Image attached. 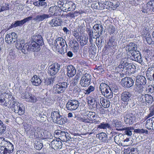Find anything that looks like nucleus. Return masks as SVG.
Segmentation results:
<instances>
[{"mask_svg":"<svg viewBox=\"0 0 154 154\" xmlns=\"http://www.w3.org/2000/svg\"><path fill=\"white\" fill-rule=\"evenodd\" d=\"M100 89L103 95L108 98L113 97L112 92L110 87L105 83H102L100 86Z\"/></svg>","mask_w":154,"mask_h":154,"instance_id":"1","label":"nucleus"},{"mask_svg":"<svg viewBox=\"0 0 154 154\" xmlns=\"http://www.w3.org/2000/svg\"><path fill=\"white\" fill-rule=\"evenodd\" d=\"M79 105V103L77 100H69L66 104V108L67 110L72 111L76 109Z\"/></svg>","mask_w":154,"mask_h":154,"instance_id":"2","label":"nucleus"},{"mask_svg":"<svg viewBox=\"0 0 154 154\" xmlns=\"http://www.w3.org/2000/svg\"><path fill=\"white\" fill-rule=\"evenodd\" d=\"M121 84L125 88H129L133 85L134 81L131 77H126L121 80Z\"/></svg>","mask_w":154,"mask_h":154,"instance_id":"3","label":"nucleus"},{"mask_svg":"<svg viewBox=\"0 0 154 154\" xmlns=\"http://www.w3.org/2000/svg\"><path fill=\"white\" fill-rule=\"evenodd\" d=\"M60 65L57 63H55L49 66L48 68V72L51 75L56 74L60 69Z\"/></svg>","mask_w":154,"mask_h":154,"instance_id":"4","label":"nucleus"},{"mask_svg":"<svg viewBox=\"0 0 154 154\" xmlns=\"http://www.w3.org/2000/svg\"><path fill=\"white\" fill-rule=\"evenodd\" d=\"M17 35L14 32L6 34L5 38V42L8 44H13L17 41Z\"/></svg>","mask_w":154,"mask_h":154,"instance_id":"5","label":"nucleus"},{"mask_svg":"<svg viewBox=\"0 0 154 154\" xmlns=\"http://www.w3.org/2000/svg\"><path fill=\"white\" fill-rule=\"evenodd\" d=\"M130 54L131 55L130 58L131 60L137 61L140 63L142 62L141 57L139 51H134V52H132V53Z\"/></svg>","mask_w":154,"mask_h":154,"instance_id":"6","label":"nucleus"},{"mask_svg":"<svg viewBox=\"0 0 154 154\" xmlns=\"http://www.w3.org/2000/svg\"><path fill=\"white\" fill-rule=\"evenodd\" d=\"M131 93L128 91L123 92L121 94V100L128 104L131 100Z\"/></svg>","mask_w":154,"mask_h":154,"instance_id":"7","label":"nucleus"},{"mask_svg":"<svg viewBox=\"0 0 154 154\" xmlns=\"http://www.w3.org/2000/svg\"><path fill=\"white\" fill-rule=\"evenodd\" d=\"M32 19V17L29 16L21 20H18L15 21L14 23L12 24L11 26L13 27L21 26L25 23L28 22L29 20H31Z\"/></svg>","mask_w":154,"mask_h":154,"instance_id":"8","label":"nucleus"},{"mask_svg":"<svg viewBox=\"0 0 154 154\" xmlns=\"http://www.w3.org/2000/svg\"><path fill=\"white\" fill-rule=\"evenodd\" d=\"M135 119V114L133 113L127 114L125 117V122L126 124L131 125L134 122Z\"/></svg>","mask_w":154,"mask_h":154,"instance_id":"9","label":"nucleus"},{"mask_svg":"<svg viewBox=\"0 0 154 154\" xmlns=\"http://www.w3.org/2000/svg\"><path fill=\"white\" fill-rule=\"evenodd\" d=\"M88 103L92 106V109L96 111L99 109V108H101L99 103L97 102L94 98H90V99L88 100Z\"/></svg>","mask_w":154,"mask_h":154,"instance_id":"10","label":"nucleus"},{"mask_svg":"<svg viewBox=\"0 0 154 154\" xmlns=\"http://www.w3.org/2000/svg\"><path fill=\"white\" fill-rule=\"evenodd\" d=\"M51 146L55 150H60L62 147V143L59 140H53L51 142Z\"/></svg>","mask_w":154,"mask_h":154,"instance_id":"11","label":"nucleus"},{"mask_svg":"<svg viewBox=\"0 0 154 154\" xmlns=\"http://www.w3.org/2000/svg\"><path fill=\"white\" fill-rule=\"evenodd\" d=\"M54 44H57L59 45L60 46H62L63 48V49H67V45L66 44V42L65 40L63 38L60 37H59L57 38L55 40Z\"/></svg>","mask_w":154,"mask_h":154,"instance_id":"12","label":"nucleus"},{"mask_svg":"<svg viewBox=\"0 0 154 154\" xmlns=\"http://www.w3.org/2000/svg\"><path fill=\"white\" fill-rule=\"evenodd\" d=\"M66 70L67 75L69 77H72L76 74L75 68L72 65L67 66H66Z\"/></svg>","mask_w":154,"mask_h":154,"instance_id":"13","label":"nucleus"},{"mask_svg":"<svg viewBox=\"0 0 154 154\" xmlns=\"http://www.w3.org/2000/svg\"><path fill=\"white\" fill-rule=\"evenodd\" d=\"M2 147L0 146V148H1V149H2L3 148L6 147L9 150H13L14 147L13 144L9 142H8L5 140L4 138L3 140L2 141L1 143V146Z\"/></svg>","mask_w":154,"mask_h":154,"instance_id":"14","label":"nucleus"},{"mask_svg":"<svg viewBox=\"0 0 154 154\" xmlns=\"http://www.w3.org/2000/svg\"><path fill=\"white\" fill-rule=\"evenodd\" d=\"M30 51L33 52H37L39 51L40 49V46L42 45H38L36 42L32 41L29 45Z\"/></svg>","mask_w":154,"mask_h":154,"instance_id":"15","label":"nucleus"},{"mask_svg":"<svg viewBox=\"0 0 154 154\" xmlns=\"http://www.w3.org/2000/svg\"><path fill=\"white\" fill-rule=\"evenodd\" d=\"M127 69L125 75H128L134 73L136 70L135 66L131 63H128V65L126 67Z\"/></svg>","mask_w":154,"mask_h":154,"instance_id":"16","label":"nucleus"},{"mask_svg":"<svg viewBox=\"0 0 154 154\" xmlns=\"http://www.w3.org/2000/svg\"><path fill=\"white\" fill-rule=\"evenodd\" d=\"M129 52L131 54L132 52H134V51H138V50L137 45L134 43H130L127 47Z\"/></svg>","mask_w":154,"mask_h":154,"instance_id":"17","label":"nucleus"},{"mask_svg":"<svg viewBox=\"0 0 154 154\" xmlns=\"http://www.w3.org/2000/svg\"><path fill=\"white\" fill-rule=\"evenodd\" d=\"M32 38L33 41L36 42L40 45H42L44 44L41 35L37 34L33 36Z\"/></svg>","mask_w":154,"mask_h":154,"instance_id":"18","label":"nucleus"},{"mask_svg":"<svg viewBox=\"0 0 154 154\" xmlns=\"http://www.w3.org/2000/svg\"><path fill=\"white\" fill-rule=\"evenodd\" d=\"M128 63L127 62L123 61L121 64L119 65L118 67V69L119 71L122 72L123 74H125L126 70L127 69L126 67L128 65Z\"/></svg>","mask_w":154,"mask_h":154,"instance_id":"19","label":"nucleus"},{"mask_svg":"<svg viewBox=\"0 0 154 154\" xmlns=\"http://www.w3.org/2000/svg\"><path fill=\"white\" fill-rule=\"evenodd\" d=\"M60 11V8L57 7L56 5H54L50 7L48 10V11L51 13H54L52 15V14H50V15H51V16H57L58 14V11Z\"/></svg>","mask_w":154,"mask_h":154,"instance_id":"20","label":"nucleus"},{"mask_svg":"<svg viewBox=\"0 0 154 154\" xmlns=\"http://www.w3.org/2000/svg\"><path fill=\"white\" fill-rule=\"evenodd\" d=\"M51 17V15L50 14H43L42 15H37L34 20L36 21H42L43 20L48 19Z\"/></svg>","mask_w":154,"mask_h":154,"instance_id":"21","label":"nucleus"},{"mask_svg":"<svg viewBox=\"0 0 154 154\" xmlns=\"http://www.w3.org/2000/svg\"><path fill=\"white\" fill-rule=\"evenodd\" d=\"M31 82L32 85L35 86H38L40 85L42 82L40 79L36 75H34L32 77Z\"/></svg>","mask_w":154,"mask_h":154,"instance_id":"22","label":"nucleus"},{"mask_svg":"<svg viewBox=\"0 0 154 154\" xmlns=\"http://www.w3.org/2000/svg\"><path fill=\"white\" fill-rule=\"evenodd\" d=\"M15 108L14 112L15 113H17L20 115L23 114L24 113L25 109L22 104L19 103L17 107Z\"/></svg>","mask_w":154,"mask_h":154,"instance_id":"23","label":"nucleus"},{"mask_svg":"<svg viewBox=\"0 0 154 154\" xmlns=\"http://www.w3.org/2000/svg\"><path fill=\"white\" fill-rule=\"evenodd\" d=\"M136 82L142 85H144L146 83V80L144 76L142 75H138L136 77Z\"/></svg>","mask_w":154,"mask_h":154,"instance_id":"24","label":"nucleus"},{"mask_svg":"<svg viewBox=\"0 0 154 154\" xmlns=\"http://www.w3.org/2000/svg\"><path fill=\"white\" fill-rule=\"evenodd\" d=\"M100 102L102 106L105 108L109 107L110 105V102L106 99L101 98L100 99Z\"/></svg>","mask_w":154,"mask_h":154,"instance_id":"25","label":"nucleus"},{"mask_svg":"<svg viewBox=\"0 0 154 154\" xmlns=\"http://www.w3.org/2000/svg\"><path fill=\"white\" fill-rule=\"evenodd\" d=\"M66 8L68 9L69 11H72L74 10L75 8V6L72 2H68L65 4Z\"/></svg>","mask_w":154,"mask_h":154,"instance_id":"26","label":"nucleus"},{"mask_svg":"<svg viewBox=\"0 0 154 154\" xmlns=\"http://www.w3.org/2000/svg\"><path fill=\"white\" fill-rule=\"evenodd\" d=\"M49 23L52 26H59L60 24V20L57 18L53 19L50 21Z\"/></svg>","mask_w":154,"mask_h":154,"instance_id":"27","label":"nucleus"},{"mask_svg":"<svg viewBox=\"0 0 154 154\" xmlns=\"http://www.w3.org/2000/svg\"><path fill=\"white\" fill-rule=\"evenodd\" d=\"M93 29L95 31L99 32V33H100L101 35L103 32V27L102 25L99 24H96L93 27Z\"/></svg>","mask_w":154,"mask_h":154,"instance_id":"28","label":"nucleus"},{"mask_svg":"<svg viewBox=\"0 0 154 154\" xmlns=\"http://www.w3.org/2000/svg\"><path fill=\"white\" fill-rule=\"evenodd\" d=\"M60 116L59 112L57 111H54L51 113V117L54 122H56L57 120Z\"/></svg>","mask_w":154,"mask_h":154,"instance_id":"29","label":"nucleus"},{"mask_svg":"<svg viewBox=\"0 0 154 154\" xmlns=\"http://www.w3.org/2000/svg\"><path fill=\"white\" fill-rule=\"evenodd\" d=\"M54 92L56 94H60L63 93L65 91L60 86H59L57 84L54 87Z\"/></svg>","mask_w":154,"mask_h":154,"instance_id":"30","label":"nucleus"},{"mask_svg":"<svg viewBox=\"0 0 154 154\" xmlns=\"http://www.w3.org/2000/svg\"><path fill=\"white\" fill-rule=\"evenodd\" d=\"M118 130H125V133L128 136H131L132 135V133L131 130H133L134 129L132 127H125L121 129L120 128L119 129H116Z\"/></svg>","mask_w":154,"mask_h":154,"instance_id":"31","label":"nucleus"},{"mask_svg":"<svg viewBox=\"0 0 154 154\" xmlns=\"http://www.w3.org/2000/svg\"><path fill=\"white\" fill-rule=\"evenodd\" d=\"M154 122V117H152L147 120L146 121V125L147 128L151 129V128L153 126V123Z\"/></svg>","mask_w":154,"mask_h":154,"instance_id":"32","label":"nucleus"},{"mask_svg":"<svg viewBox=\"0 0 154 154\" xmlns=\"http://www.w3.org/2000/svg\"><path fill=\"white\" fill-rule=\"evenodd\" d=\"M112 125L113 126L116 128H122V123L121 121L116 119L114 120L112 122Z\"/></svg>","mask_w":154,"mask_h":154,"instance_id":"33","label":"nucleus"},{"mask_svg":"<svg viewBox=\"0 0 154 154\" xmlns=\"http://www.w3.org/2000/svg\"><path fill=\"white\" fill-rule=\"evenodd\" d=\"M144 88V87L142 84L136 82V84L135 85L134 89L136 92H140L143 91Z\"/></svg>","mask_w":154,"mask_h":154,"instance_id":"34","label":"nucleus"},{"mask_svg":"<svg viewBox=\"0 0 154 154\" xmlns=\"http://www.w3.org/2000/svg\"><path fill=\"white\" fill-rule=\"evenodd\" d=\"M98 137L102 141L106 142L108 141L107 134L104 133H100L98 134Z\"/></svg>","mask_w":154,"mask_h":154,"instance_id":"35","label":"nucleus"},{"mask_svg":"<svg viewBox=\"0 0 154 154\" xmlns=\"http://www.w3.org/2000/svg\"><path fill=\"white\" fill-rule=\"evenodd\" d=\"M122 135L121 134L117 135L114 137L115 141L117 144H120L122 146H123V143L122 142Z\"/></svg>","mask_w":154,"mask_h":154,"instance_id":"36","label":"nucleus"},{"mask_svg":"<svg viewBox=\"0 0 154 154\" xmlns=\"http://www.w3.org/2000/svg\"><path fill=\"white\" fill-rule=\"evenodd\" d=\"M88 38L85 36H81L80 37V43L81 46H84L88 43Z\"/></svg>","mask_w":154,"mask_h":154,"instance_id":"37","label":"nucleus"},{"mask_svg":"<svg viewBox=\"0 0 154 154\" xmlns=\"http://www.w3.org/2000/svg\"><path fill=\"white\" fill-rule=\"evenodd\" d=\"M72 48H73V50L74 52H77L79 49V44L75 40L72 41L71 44Z\"/></svg>","mask_w":154,"mask_h":154,"instance_id":"38","label":"nucleus"},{"mask_svg":"<svg viewBox=\"0 0 154 154\" xmlns=\"http://www.w3.org/2000/svg\"><path fill=\"white\" fill-rule=\"evenodd\" d=\"M20 50H21L23 53L26 54L28 53V51H30L29 45L27 43L24 44L22 48Z\"/></svg>","mask_w":154,"mask_h":154,"instance_id":"39","label":"nucleus"},{"mask_svg":"<svg viewBox=\"0 0 154 154\" xmlns=\"http://www.w3.org/2000/svg\"><path fill=\"white\" fill-rule=\"evenodd\" d=\"M91 82L87 80L83 79V78H82L80 81V84L82 87H86L90 84Z\"/></svg>","mask_w":154,"mask_h":154,"instance_id":"40","label":"nucleus"},{"mask_svg":"<svg viewBox=\"0 0 154 154\" xmlns=\"http://www.w3.org/2000/svg\"><path fill=\"white\" fill-rule=\"evenodd\" d=\"M16 47L19 50L22 48V47L25 43V40L23 39H20L18 41H17Z\"/></svg>","mask_w":154,"mask_h":154,"instance_id":"41","label":"nucleus"},{"mask_svg":"<svg viewBox=\"0 0 154 154\" xmlns=\"http://www.w3.org/2000/svg\"><path fill=\"white\" fill-rule=\"evenodd\" d=\"M28 131V132L30 135L32 137H35V134L36 133L35 132V129L33 127H31L29 130L26 129Z\"/></svg>","mask_w":154,"mask_h":154,"instance_id":"42","label":"nucleus"},{"mask_svg":"<svg viewBox=\"0 0 154 154\" xmlns=\"http://www.w3.org/2000/svg\"><path fill=\"white\" fill-rule=\"evenodd\" d=\"M55 46L56 49V51L60 53L61 54H63L64 53V52L66 51L67 49H63V48L62 47V46H60L59 45H58L57 44H55Z\"/></svg>","mask_w":154,"mask_h":154,"instance_id":"43","label":"nucleus"},{"mask_svg":"<svg viewBox=\"0 0 154 154\" xmlns=\"http://www.w3.org/2000/svg\"><path fill=\"white\" fill-rule=\"evenodd\" d=\"M98 128L100 129H106L107 128H110V126L108 123H105L104 122H103L98 125Z\"/></svg>","mask_w":154,"mask_h":154,"instance_id":"44","label":"nucleus"},{"mask_svg":"<svg viewBox=\"0 0 154 154\" xmlns=\"http://www.w3.org/2000/svg\"><path fill=\"white\" fill-rule=\"evenodd\" d=\"M116 43L115 42V39L111 38L109 39V41L108 42L107 44L111 48H115L116 46Z\"/></svg>","mask_w":154,"mask_h":154,"instance_id":"45","label":"nucleus"},{"mask_svg":"<svg viewBox=\"0 0 154 154\" xmlns=\"http://www.w3.org/2000/svg\"><path fill=\"white\" fill-rule=\"evenodd\" d=\"M65 119V117H63L62 116H60L59 118L57 120L56 122H55L58 124L61 125H63L66 122Z\"/></svg>","mask_w":154,"mask_h":154,"instance_id":"46","label":"nucleus"},{"mask_svg":"<svg viewBox=\"0 0 154 154\" xmlns=\"http://www.w3.org/2000/svg\"><path fill=\"white\" fill-rule=\"evenodd\" d=\"M19 103L16 102L14 101L13 100H12L10 102V107L12 109V110L14 111L15 108V107H17L18 106V104H19Z\"/></svg>","mask_w":154,"mask_h":154,"instance_id":"47","label":"nucleus"},{"mask_svg":"<svg viewBox=\"0 0 154 154\" xmlns=\"http://www.w3.org/2000/svg\"><path fill=\"white\" fill-rule=\"evenodd\" d=\"M37 100V99L35 97L32 95V94L30 96V97L29 98L27 101L29 102L35 103Z\"/></svg>","mask_w":154,"mask_h":154,"instance_id":"48","label":"nucleus"},{"mask_svg":"<svg viewBox=\"0 0 154 154\" xmlns=\"http://www.w3.org/2000/svg\"><path fill=\"white\" fill-rule=\"evenodd\" d=\"M96 117L95 113L94 112L89 111L87 114V118H90V119H94V118H95Z\"/></svg>","mask_w":154,"mask_h":154,"instance_id":"49","label":"nucleus"},{"mask_svg":"<svg viewBox=\"0 0 154 154\" xmlns=\"http://www.w3.org/2000/svg\"><path fill=\"white\" fill-rule=\"evenodd\" d=\"M13 150H9L6 147L3 148L2 149H1L0 152L3 153L4 154H10L13 152Z\"/></svg>","mask_w":154,"mask_h":154,"instance_id":"50","label":"nucleus"},{"mask_svg":"<svg viewBox=\"0 0 154 154\" xmlns=\"http://www.w3.org/2000/svg\"><path fill=\"white\" fill-rule=\"evenodd\" d=\"M153 101V97L151 95L146 94V102L150 104Z\"/></svg>","mask_w":154,"mask_h":154,"instance_id":"51","label":"nucleus"},{"mask_svg":"<svg viewBox=\"0 0 154 154\" xmlns=\"http://www.w3.org/2000/svg\"><path fill=\"white\" fill-rule=\"evenodd\" d=\"M134 132L137 133H139L140 134H143L145 133L146 134H148V131L147 130H145L143 129H135L134 130Z\"/></svg>","mask_w":154,"mask_h":154,"instance_id":"52","label":"nucleus"},{"mask_svg":"<svg viewBox=\"0 0 154 154\" xmlns=\"http://www.w3.org/2000/svg\"><path fill=\"white\" fill-rule=\"evenodd\" d=\"M34 144V147L37 150L41 149L43 146L42 143L40 142H37Z\"/></svg>","mask_w":154,"mask_h":154,"instance_id":"53","label":"nucleus"},{"mask_svg":"<svg viewBox=\"0 0 154 154\" xmlns=\"http://www.w3.org/2000/svg\"><path fill=\"white\" fill-rule=\"evenodd\" d=\"M42 134H43L42 139H46L50 138L51 136V133L47 131H45L44 132H42Z\"/></svg>","mask_w":154,"mask_h":154,"instance_id":"54","label":"nucleus"},{"mask_svg":"<svg viewBox=\"0 0 154 154\" xmlns=\"http://www.w3.org/2000/svg\"><path fill=\"white\" fill-rule=\"evenodd\" d=\"M130 151L131 154H139L138 150L137 148H130L126 149V151Z\"/></svg>","mask_w":154,"mask_h":154,"instance_id":"55","label":"nucleus"},{"mask_svg":"<svg viewBox=\"0 0 154 154\" xmlns=\"http://www.w3.org/2000/svg\"><path fill=\"white\" fill-rule=\"evenodd\" d=\"M57 84L65 91L67 88L68 86L67 83L65 82H59Z\"/></svg>","mask_w":154,"mask_h":154,"instance_id":"56","label":"nucleus"},{"mask_svg":"<svg viewBox=\"0 0 154 154\" xmlns=\"http://www.w3.org/2000/svg\"><path fill=\"white\" fill-rule=\"evenodd\" d=\"M146 94H143L139 96L138 98V100L142 103L146 102Z\"/></svg>","mask_w":154,"mask_h":154,"instance_id":"57","label":"nucleus"},{"mask_svg":"<svg viewBox=\"0 0 154 154\" xmlns=\"http://www.w3.org/2000/svg\"><path fill=\"white\" fill-rule=\"evenodd\" d=\"M110 5H109V6L111 8H113V10L116 9V8L119 6V4L118 3L116 2H111V3H110Z\"/></svg>","mask_w":154,"mask_h":154,"instance_id":"58","label":"nucleus"},{"mask_svg":"<svg viewBox=\"0 0 154 154\" xmlns=\"http://www.w3.org/2000/svg\"><path fill=\"white\" fill-rule=\"evenodd\" d=\"M146 76L147 79L150 81L154 80L153 73L146 72Z\"/></svg>","mask_w":154,"mask_h":154,"instance_id":"59","label":"nucleus"},{"mask_svg":"<svg viewBox=\"0 0 154 154\" xmlns=\"http://www.w3.org/2000/svg\"><path fill=\"white\" fill-rule=\"evenodd\" d=\"M48 115V113L46 112H45L43 113V114H39V116L40 117L41 120L43 121H45L47 119V116Z\"/></svg>","mask_w":154,"mask_h":154,"instance_id":"60","label":"nucleus"},{"mask_svg":"<svg viewBox=\"0 0 154 154\" xmlns=\"http://www.w3.org/2000/svg\"><path fill=\"white\" fill-rule=\"evenodd\" d=\"M82 78H83V79H85V80L90 81L91 82V76L89 73H85L82 76Z\"/></svg>","mask_w":154,"mask_h":154,"instance_id":"61","label":"nucleus"},{"mask_svg":"<svg viewBox=\"0 0 154 154\" xmlns=\"http://www.w3.org/2000/svg\"><path fill=\"white\" fill-rule=\"evenodd\" d=\"M94 87L91 85L85 91V93L86 94H89L91 92L94 91Z\"/></svg>","mask_w":154,"mask_h":154,"instance_id":"62","label":"nucleus"},{"mask_svg":"<svg viewBox=\"0 0 154 154\" xmlns=\"http://www.w3.org/2000/svg\"><path fill=\"white\" fill-rule=\"evenodd\" d=\"M31 94L28 92H24L22 94V96L23 99H28L30 97Z\"/></svg>","mask_w":154,"mask_h":154,"instance_id":"63","label":"nucleus"},{"mask_svg":"<svg viewBox=\"0 0 154 154\" xmlns=\"http://www.w3.org/2000/svg\"><path fill=\"white\" fill-rule=\"evenodd\" d=\"M54 78L51 77L50 79H46L45 80V84L46 85H49L53 84L54 82Z\"/></svg>","mask_w":154,"mask_h":154,"instance_id":"64","label":"nucleus"}]
</instances>
